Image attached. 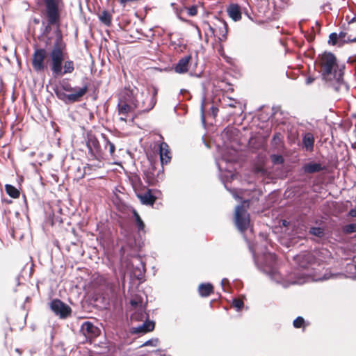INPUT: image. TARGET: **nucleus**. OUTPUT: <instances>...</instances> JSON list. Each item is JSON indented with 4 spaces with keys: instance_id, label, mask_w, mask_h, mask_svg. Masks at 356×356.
I'll use <instances>...</instances> for the list:
<instances>
[{
    "instance_id": "1",
    "label": "nucleus",
    "mask_w": 356,
    "mask_h": 356,
    "mask_svg": "<svg viewBox=\"0 0 356 356\" xmlns=\"http://www.w3.org/2000/svg\"><path fill=\"white\" fill-rule=\"evenodd\" d=\"M47 51L43 48H36L32 56V67L37 72L47 70L48 65L54 76H61L71 74L74 70V63L66 60L67 52L66 44L63 40L59 29L56 30V38L49 53V58L46 61Z\"/></svg>"
},
{
    "instance_id": "2",
    "label": "nucleus",
    "mask_w": 356,
    "mask_h": 356,
    "mask_svg": "<svg viewBox=\"0 0 356 356\" xmlns=\"http://www.w3.org/2000/svg\"><path fill=\"white\" fill-rule=\"evenodd\" d=\"M330 252L326 249H321L314 252L302 253L297 255L295 260L298 264V269L290 274L287 278L289 284H303L310 281H323L332 277L330 274L321 276L318 273L321 264L324 262L325 257H329Z\"/></svg>"
},
{
    "instance_id": "3",
    "label": "nucleus",
    "mask_w": 356,
    "mask_h": 356,
    "mask_svg": "<svg viewBox=\"0 0 356 356\" xmlns=\"http://www.w3.org/2000/svg\"><path fill=\"white\" fill-rule=\"evenodd\" d=\"M319 64L323 79L334 90L338 91L343 84V68L339 66L335 56L325 52L319 56Z\"/></svg>"
},
{
    "instance_id": "4",
    "label": "nucleus",
    "mask_w": 356,
    "mask_h": 356,
    "mask_svg": "<svg viewBox=\"0 0 356 356\" xmlns=\"http://www.w3.org/2000/svg\"><path fill=\"white\" fill-rule=\"evenodd\" d=\"M131 100L136 109L140 112H149L156 103L158 89L154 86L143 88L141 90L134 87L131 88Z\"/></svg>"
},
{
    "instance_id": "5",
    "label": "nucleus",
    "mask_w": 356,
    "mask_h": 356,
    "mask_svg": "<svg viewBox=\"0 0 356 356\" xmlns=\"http://www.w3.org/2000/svg\"><path fill=\"white\" fill-rule=\"evenodd\" d=\"M59 3L60 0H44L46 15L47 17V25L44 31L45 33L50 32L51 25H58L60 21Z\"/></svg>"
},
{
    "instance_id": "6",
    "label": "nucleus",
    "mask_w": 356,
    "mask_h": 356,
    "mask_svg": "<svg viewBox=\"0 0 356 356\" xmlns=\"http://www.w3.org/2000/svg\"><path fill=\"white\" fill-rule=\"evenodd\" d=\"M131 91L130 88H124L120 93L118 104V111L120 115H127L136 109L131 100Z\"/></svg>"
},
{
    "instance_id": "7",
    "label": "nucleus",
    "mask_w": 356,
    "mask_h": 356,
    "mask_svg": "<svg viewBox=\"0 0 356 356\" xmlns=\"http://www.w3.org/2000/svg\"><path fill=\"white\" fill-rule=\"evenodd\" d=\"M86 145L88 149V156L90 160L101 161L104 158L103 150L97 138L94 135H88Z\"/></svg>"
},
{
    "instance_id": "8",
    "label": "nucleus",
    "mask_w": 356,
    "mask_h": 356,
    "mask_svg": "<svg viewBox=\"0 0 356 356\" xmlns=\"http://www.w3.org/2000/svg\"><path fill=\"white\" fill-rule=\"evenodd\" d=\"M235 223L241 232H245L250 227V216L243 205H238L235 209Z\"/></svg>"
},
{
    "instance_id": "9",
    "label": "nucleus",
    "mask_w": 356,
    "mask_h": 356,
    "mask_svg": "<svg viewBox=\"0 0 356 356\" xmlns=\"http://www.w3.org/2000/svg\"><path fill=\"white\" fill-rule=\"evenodd\" d=\"M87 90L88 88L85 86L74 93L66 94L60 88H57L54 90V92L59 99L66 104H70L79 101L80 98L86 93Z\"/></svg>"
},
{
    "instance_id": "10",
    "label": "nucleus",
    "mask_w": 356,
    "mask_h": 356,
    "mask_svg": "<svg viewBox=\"0 0 356 356\" xmlns=\"http://www.w3.org/2000/svg\"><path fill=\"white\" fill-rule=\"evenodd\" d=\"M50 308L60 318H65L71 314V308L60 300L54 299L50 303Z\"/></svg>"
},
{
    "instance_id": "11",
    "label": "nucleus",
    "mask_w": 356,
    "mask_h": 356,
    "mask_svg": "<svg viewBox=\"0 0 356 356\" xmlns=\"http://www.w3.org/2000/svg\"><path fill=\"white\" fill-rule=\"evenodd\" d=\"M130 303L133 307H139V309L137 312L131 316L132 321H143L144 318H146L147 314L143 311V298L140 296H135L130 300Z\"/></svg>"
},
{
    "instance_id": "12",
    "label": "nucleus",
    "mask_w": 356,
    "mask_h": 356,
    "mask_svg": "<svg viewBox=\"0 0 356 356\" xmlns=\"http://www.w3.org/2000/svg\"><path fill=\"white\" fill-rule=\"evenodd\" d=\"M131 274L138 280H141L144 275L145 269V264L139 257H136L131 261Z\"/></svg>"
},
{
    "instance_id": "13",
    "label": "nucleus",
    "mask_w": 356,
    "mask_h": 356,
    "mask_svg": "<svg viewBox=\"0 0 356 356\" xmlns=\"http://www.w3.org/2000/svg\"><path fill=\"white\" fill-rule=\"evenodd\" d=\"M81 331L86 337L91 339L99 334V329L90 322H84L81 327Z\"/></svg>"
},
{
    "instance_id": "14",
    "label": "nucleus",
    "mask_w": 356,
    "mask_h": 356,
    "mask_svg": "<svg viewBox=\"0 0 356 356\" xmlns=\"http://www.w3.org/2000/svg\"><path fill=\"white\" fill-rule=\"evenodd\" d=\"M191 60V56L190 55L186 56L179 59L174 67L175 72L178 74L186 73L189 69Z\"/></svg>"
},
{
    "instance_id": "15",
    "label": "nucleus",
    "mask_w": 356,
    "mask_h": 356,
    "mask_svg": "<svg viewBox=\"0 0 356 356\" xmlns=\"http://www.w3.org/2000/svg\"><path fill=\"white\" fill-rule=\"evenodd\" d=\"M159 155L162 165L168 163L171 160L168 145L165 142L161 143L159 145Z\"/></svg>"
},
{
    "instance_id": "16",
    "label": "nucleus",
    "mask_w": 356,
    "mask_h": 356,
    "mask_svg": "<svg viewBox=\"0 0 356 356\" xmlns=\"http://www.w3.org/2000/svg\"><path fill=\"white\" fill-rule=\"evenodd\" d=\"M227 12L229 17L234 22L239 21L241 19V7L236 3H231L227 7Z\"/></svg>"
},
{
    "instance_id": "17",
    "label": "nucleus",
    "mask_w": 356,
    "mask_h": 356,
    "mask_svg": "<svg viewBox=\"0 0 356 356\" xmlns=\"http://www.w3.org/2000/svg\"><path fill=\"white\" fill-rule=\"evenodd\" d=\"M147 318V316L146 317ZM145 321L141 325L136 327H133L134 333H145L147 332L152 331L154 328V323L151 321L145 318Z\"/></svg>"
},
{
    "instance_id": "18",
    "label": "nucleus",
    "mask_w": 356,
    "mask_h": 356,
    "mask_svg": "<svg viewBox=\"0 0 356 356\" xmlns=\"http://www.w3.org/2000/svg\"><path fill=\"white\" fill-rule=\"evenodd\" d=\"M141 203L145 205H153L156 201V197L152 194L151 190H147L143 193L137 195Z\"/></svg>"
},
{
    "instance_id": "19",
    "label": "nucleus",
    "mask_w": 356,
    "mask_h": 356,
    "mask_svg": "<svg viewBox=\"0 0 356 356\" xmlns=\"http://www.w3.org/2000/svg\"><path fill=\"white\" fill-rule=\"evenodd\" d=\"M302 169L306 173H315L318 172L325 169V167L318 163L310 162L303 165Z\"/></svg>"
},
{
    "instance_id": "20",
    "label": "nucleus",
    "mask_w": 356,
    "mask_h": 356,
    "mask_svg": "<svg viewBox=\"0 0 356 356\" xmlns=\"http://www.w3.org/2000/svg\"><path fill=\"white\" fill-rule=\"evenodd\" d=\"M302 143L306 150L312 152L314 149V138L312 133H306L302 138Z\"/></svg>"
},
{
    "instance_id": "21",
    "label": "nucleus",
    "mask_w": 356,
    "mask_h": 356,
    "mask_svg": "<svg viewBox=\"0 0 356 356\" xmlns=\"http://www.w3.org/2000/svg\"><path fill=\"white\" fill-rule=\"evenodd\" d=\"M200 295L202 297L209 296L213 291V287L210 283H202L198 287Z\"/></svg>"
},
{
    "instance_id": "22",
    "label": "nucleus",
    "mask_w": 356,
    "mask_h": 356,
    "mask_svg": "<svg viewBox=\"0 0 356 356\" xmlns=\"http://www.w3.org/2000/svg\"><path fill=\"white\" fill-rule=\"evenodd\" d=\"M132 213L135 219V223L137 227L138 232L145 233V225L144 222L143 221L140 216L135 209L133 210Z\"/></svg>"
},
{
    "instance_id": "23",
    "label": "nucleus",
    "mask_w": 356,
    "mask_h": 356,
    "mask_svg": "<svg viewBox=\"0 0 356 356\" xmlns=\"http://www.w3.org/2000/svg\"><path fill=\"white\" fill-rule=\"evenodd\" d=\"M219 32L220 35L218 37L219 42H221L226 40L227 34V25L226 22H221V25L219 26Z\"/></svg>"
},
{
    "instance_id": "24",
    "label": "nucleus",
    "mask_w": 356,
    "mask_h": 356,
    "mask_svg": "<svg viewBox=\"0 0 356 356\" xmlns=\"http://www.w3.org/2000/svg\"><path fill=\"white\" fill-rule=\"evenodd\" d=\"M5 189L7 194L13 198H17L19 196V191L10 184H6Z\"/></svg>"
},
{
    "instance_id": "25",
    "label": "nucleus",
    "mask_w": 356,
    "mask_h": 356,
    "mask_svg": "<svg viewBox=\"0 0 356 356\" xmlns=\"http://www.w3.org/2000/svg\"><path fill=\"white\" fill-rule=\"evenodd\" d=\"M99 20L106 26L111 23V15L106 10H104L99 16Z\"/></svg>"
},
{
    "instance_id": "26",
    "label": "nucleus",
    "mask_w": 356,
    "mask_h": 356,
    "mask_svg": "<svg viewBox=\"0 0 356 356\" xmlns=\"http://www.w3.org/2000/svg\"><path fill=\"white\" fill-rule=\"evenodd\" d=\"M60 88L61 89H63V90H64L65 92H69L71 93L76 92V91L77 92V90H79L81 88H73L67 81H63V83H61Z\"/></svg>"
},
{
    "instance_id": "27",
    "label": "nucleus",
    "mask_w": 356,
    "mask_h": 356,
    "mask_svg": "<svg viewBox=\"0 0 356 356\" xmlns=\"http://www.w3.org/2000/svg\"><path fill=\"white\" fill-rule=\"evenodd\" d=\"M309 233L317 237H323L325 234L324 229L319 227H312L309 230Z\"/></svg>"
},
{
    "instance_id": "28",
    "label": "nucleus",
    "mask_w": 356,
    "mask_h": 356,
    "mask_svg": "<svg viewBox=\"0 0 356 356\" xmlns=\"http://www.w3.org/2000/svg\"><path fill=\"white\" fill-rule=\"evenodd\" d=\"M328 43L332 45H337L339 47L341 46L337 33H330L329 35Z\"/></svg>"
},
{
    "instance_id": "29",
    "label": "nucleus",
    "mask_w": 356,
    "mask_h": 356,
    "mask_svg": "<svg viewBox=\"0 0 356 356\" xmlns=\"http://www.w3.org/2000/svg\"><path fill=\"white\" fill-rule=\"evenodd\" d=\"M105 140V149L106 150L108 149V152L111 156H112L115 150V145L109 141L106 138H104Z\"/></svg>"
},
{
    "instance_id": "30",
    "label": "nucleus",
    "mask_w": 356,
    "mask_h": 356,
    "mask_svg": "<svg viewBox=\"0 0 356 356\" xmlns=\"http://www.w3.org/2000/svg\"><path fill=\"white\" fill-rule=\"evenodd\" d=\"M343 232L346 234L356 232V223L348 224L343 227Z\"/></svg>"
},
{
    "instance_id": "31",
    "label": "nucleus",
    "mask_w": 356,
    "mask_h": 356,
    "mask_svg": "<svg viewBox=\"0 0 356 356\" xmlns=\"http://www.w3.org/2000/svg\"><path fill=\"white\" fill-rule=\"evenodd\" d=\"M271 161L273 164H282L284 159L281 155L273 154L270 156Z\"/></svg>"
},
{
    "instance_id": "32",
    "label": "nucleus",
    "mask_w": 356,
    "mask_h": 356,
    "mask_svg": "<svg viewBox=\"0 0 356 356\" xmlns=\"http://www.w3.org/2000/svg\"><path fill=\"white\" fill-rule=\"evenodd\" d=\"M305 320L302 317L298 316L293 321V326L296 328H300L304 325Z\"/></svg>"
},
{
    "instance_id": "33",
    "label": "nucleus",
    "mask_w": 356,
    "mask_h": 356,
    "mask_svg": "<svg viewBox=\"0 0 356 356\" xmlns=\"http://www.w3.org/2000/svg\"><path fill=\"white\" fill-rule=\"evenodd\" d=\"M269 275L272 280H275L277 282H280V275L275 269L272 268L270 270V271L269 272Z\"/></svg>"
},
{
    "instance_id": "34",
    "label": "nucleus",
    "mask_w": 356,
    "mask_h": 356,
    "mask_svg": "<svg viewBox=\"0 0 356 356\" xmlns=\"http://www.w3.org/2000/svg\"><path fill=\"white\" fill-rule=\"evenodd\" d=\"M233 306L239 311L243 307V302L239 299H234Z\"/></svg>"
},
{
    "instance_id": "35",
    "label": "nucleus",
    "mask_w": 356,
    "mask_h": 356,
    "mask_svg": "<svg viewBox=\"0 0 356 356\" xmlns=\"http://www.w3.org/2000/svg\"><path fill=\"white\" fill-rule=\"evenodd\" d=\"M338 35V38L339 40L341 46L345 43V40H346L347 33L341 31Z\"/></svg>"
},
{
    "instance_id": "36",
    "label": "nucleus",
    "mask_w": 356,
    "mask_h": 356,
    "mask_svg": "<svg viewBox=\"0 0 356 356\" xmlns=\"http://www.w3.org/2000/svg\"><path fill=\"white\" fill-rule=\"evenodd\" d=\"M157 343H158V339H149V340H147V341H145L143 344V346H156Z\"/></svg>"
},
{
    "instance_id": "37",
    "label": "nucleus",
    "mask_w": 356,
    "mask_h": 356,
    "mask_svg": "<svg viewBox=\"0 0 356 356\" xmlns=\"http://www.w3.org/2000/svg\"><path fill=\"white\" fill-rule=\"evenodd\" d=\"M197 8L195 6H191L188 8V14L190 16H195L197 14Z\"/></svg>"
},
{
    "instance_id": "38",
    "label": "nucleus",
    "mask_w": 356,
    "mask_h": 356,
    "mask_svg": "<svg viewBox=\"0 0 356 356\" xmlns=\"http://www.w3.org/2000/svg\"><path fill=\"white\" fill-rule=\"evenodd\" d=\"M237 103L236 99L228 98V102L225 104V106H227L231 108H234L236 106V104Z\"/></svg>"
},
{
    "instance_id": "39",
    "label": "nucleus",
    "mask_w": 356,
    "mask_h": 356,
    "mask_svg": "<svg viewBox=\"0 0 356 356\" xmlns=\"http://www.w3.org/2000/svg\"><path fill=\"white\" fill-rule=\"evenodd\" d=\"M314 81V78L312 77V76H309L306 79V81H305V83L307 85H309L311 84L312 83H313Z\"/></svg>"
},
{
    "instance_id": "40",
    "label": "nucleus",
    "mask_w": 356,
    "mask_h": 356,
    "mask_svg": "<svg viewBox=\"0 0 356 356\" xmlns=\"http://www.w3.org/2000/svg\"><path fill=\"white\" fill-rule=\"evenodd\" d=\"M348 216H350L351 217H356V209H350L348 212Z\"/></svg>"
},
{
    "instance_id": "41",
    "label": "nucleus",
    "mask_w": 356,
    "mask_h": 356,
    "mask_svg": "<svg viewBox=\"0 0 356 356\" xmlns=\"http://www.w3.org/2000/svg\"><path fill=\"white\" fill-rule=\"evenodd\" d=\"M356 40V38H351L350 36H346V40H345V43L355 42Z\"/></svg>"
},
{
    "instance_id": "42",
    "label": "nucleus",
    "mask_w": 356,
    "mask_h": 356,
    "mask_svg": "<svg viewBox=\"0 0 356 356\" xmlns=\"http://www.w3.org/2000/svg\"><path fill=\"white\" fill-rule=\"evenodd\" d=\"M222 159L225 161L226 162H231L233 161L232 158L226 157L225 156H222Z\"/></svg>"
},
{
    "instance_id": "43",
    "label": "nucleus",
    "mask_w": 356,
    "mask_h": 356,
    "mask_svg": "<svg viewBox=\"0 0 356 356\" xmlns=\"http://www.w3.org/2000/svg\"><path fill=\"white\" fill-rule=\"evenodd\" d=\"M209 29L210 31V32L211 33V34H213V35H215L216 34V29H213L212 26H211L210 25H209Z\"/></svg>"
},
{
    "instance_id": "44",
    "label": "nucleus",
    "mask_w": 356,
    "mask_h": 356,
    "mask_svg": "<svg viewBox=\"0 0 356 356\" xmlns=\"http://www.w3.org/2000/svg\"><path fill=\"white\" fill-rule=\"evenodd\" d=\"M211 108H212L213 114L214 115H216L218 111V109L217 108H216V107H213V106Z\"/></svg>"
},
{
    "instance_id": "45",
    "label": "nucleus",
    "mask_w": 356,
    "mask_h": 356,
    "mask_svg": "<svg viewBox=\"0 0 356 356\" xmlns=\"http://www.w3.org/2000/svg\"><path fill=\"white\" fill-rule=\"evenodd\" d=\"M218 52H219V54H220V55H222V53H223V49H222V46L221 44H220V47H219V49H218Z\"/></svg>"
},
{
    "instance_id": "46",
    "label": "nucleus",
    "mask_w": 356,
    "mask_h": 356,
    "mask_svg": "<svg viewBox=\"0 0 356 356\" xmlns=\"http://www.w3.org/2000/svg\"><path fill=\"white\" fill-rule=\"evenodd\" d=\"M126 116H127V115H122V116L120 118V120H121V121H124V122H126V121H127Z\"/></svg>"
},
{
    "instance_id": "47",
    "label": "nucleus",
    "mask_w": 356,
    "mask_h": 356,
    "mask_svg": "<svg viewBox=\"0 0 356 356\" xmlns=\"http://www.w3.org/2000/svg\"><path fill=\"white\" fill-rule=\"evenodd\" d=\"M202 111L203 112V105H202ZM202 120L204 121V114L202 113Z\"/></svg>"
},
{
    "instance_id": "48",
    "label": "nucleus",
    "mask_w": 356,
    "mask_h": 356,
    "mask_svg": "<svg viewBox=\"0 0 356 356\" xmlns=\"http://www.w3.org/2000/svg\"><path fill=\"white\" fill-rule=\"evenodd\" d=\"M217 165L218 166L219 170H221L220 164L218 162H217Z\"/></svg>"
},
{
    "instance_id": "49",
    "label": "nucleus",
    "mask_w": 356,
    "mask_h": 356,
    "mask_svg": "<svg viewBox=\"0 0 356 356\" xmlns=\"http://www.w3.org/2000/svg\"><path fill=\"white\" fill-rule=\"evenodd\" d=\"M225 281H227V280H226V279H223V280H222V285H223V284H224V283H225Z\"/></svg>"
},
{
    "instance_id": "50",
    "label": "nucleus",
    "mask_w": 356,
    "mask_h": 356,
    "mask_svg": "<svg viewBox=\"0 0 356 356\" xmlns=\"http://www.w3.org/2000/svg\"><path fill=\"white\" fill-rule=\"evenodd\" d=\"M286 220H284V221H283V225H286Z\"/></svg>"
},
{
    "instance_id": "51",
    "label": "nucleus",
    "mask_w": 356,
    "mask_h": 356,
    "mask_svg": "<svg viewBox=\"0 0 356 356\" xmlns=\"http://www.w3.org/2000/svg\"><path fill=\"white\" fill-rule=\"evenodd\" d=\"M243 204H247V205H248V202H244Z\"/></svg>"
},
{
    "instance_id": "52",
    "label": "nucleus",
    "mask_w": 356,
    "mask_h": 356,
    "mask_svg": "<svg viewBox=\"0 0 356 356\" xmlns=\"http://www.w3.org/2000/svg\"><path fill=\"white\" fill-rule=\"evenodd\" d=\"M353 280H356V275L352 277Z\"/></svg>"
},
{
    "instance_id": "53",
    "label": "nucleus",
    "mask_w": 356,
    "mask_h": 356,
    "mask_svg": "<svg viewBox=\"0 0 356 356\" xmlns=\"http://www.w3.org/2000/svg\"><path fill=\"white\" fill-rule=\"evenodd\" d=\"M149 184H153V181H149Z\"/></svg>"
},
{
    "instance_id": "54",
    "label": "nucleus",
    "mask_w": 356,
    "mask_h": 356,
    "mask_svg": "<svg viewBox=\"0 0 356 356\" xmlns=\"http://www.w3.org/2000/svg\"><path fill=\"white\" fill-rule=\"evenodd\" d=\"M354 268L356 270V264L354 266Z\"/></svg>"
},
{
    "instance_id": "55",
    "label": "nucleus",
    "mask_w": 356,
    "mask_h": 356,
    "mask_svg": "<svg viewBox=\"0 0 356 356\" xmlns=\"http://www.w3.org/2000/svg\"><path fill=\"white\" fill-rule=\"evenodd\" d=\"M16 351L19 353V350L18 348L16 349Z\"/></svg>"
}]
</instances>
